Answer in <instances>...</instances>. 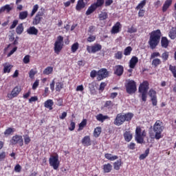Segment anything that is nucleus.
I'll list each match as a JSON object with an SVG mask.
<instances>
[{"label": "nucleus", "mask_w": 176, "mask_h": 176, "mask_svg": "<svg viewBox=\"0 0 176 176\" xmlns=\"http://www.w3.org/2000/svg\"><path fill=\"white\" fill-rule=\"evenodd\" d=\"M171 3H173V0H166L162 7V12H166L167 9L171 6Z\"/></svg>", "instance_id": "obj_20"}, {"label": "nucleus", "mask_w": 176, "mask_h": 176, "mask_svg": "<svg viewBox=\"0 0 176 176\" xmlns=\"http://www.w3.org/2000/svg\"><path fill=\"white\" fill-rule=\"evenodd\" d=\"M162 36V32L160 30H157L151 32L150 38L148 41V45H150L151 49H156V46L159 45L160 42V37Z\"/></svg>", "instance_id": "obj_1"}, {"label": "nucleus", "mask_w": 176, "mask_h": 176, "mask_svg": "<svg viewBox=\"0 0 176 176\" xmlns=\"http://www.w3.org/2000/svg\"><path fill=\"white\" fill-rule=\"evenodd\" d=\"M36 74V72L34 71V69H31L29 72V76L31 79H32V78H34V76H35Z\"/></svg>", "instance_id": "obj_57"}, {"label": "nucleus", "mask_w": 176, "mask_h": 176, "mask_svg": "<svg viewBox=\"0 0 176 176\" xmlns=\"http://www.w3.org/2000/svg\"><path fill=\"white\" fill-rule=\"evenodd\" d=\"M16 173H20L21 171V166L20 164H16L14 167Z\"/></svg>", "instance_id": "obj_61"}, {"label": "nucleus", "mask_w": 176, "mask_h": 176, "mask_svg": "<svg viewBox=\"0 0 176 176\" xmlns=\"http://www.w3.org/2000/svg\"><path fill=\"white\" fill-rule=\"evenodd\" d=\"M160 64H162V60L159 58H155L152 60V65L153 67H155V68L160 65Z\"/></svg>", "instance_id": "obj_33"}, {"label": "nucleus", "mask_w": 176, "mask_h": 176, "mask_svg": "<svg viewBox=\"0 0 176 176\" xmlns=\"http://www.w3.org/2000/svg\"><path fill=\"white\" fill-rule=\"evenodd\" d=\"M169 69L172 72L174 78H176V67H175V66H173V65H170Z\"/></svg>", "instance_id": "obj_44"}, {"label": "nucleus", "mask_w": 176, "mask_h": 176, "mask_svg": "<svg viewBox=\"0 0 176 176\" xmlns=\"http://www.w3.org/2000/svg\"><path fill=\"white\" fill-rule=\"evenodd\" d=\"M137 32V28H134V27H131L128 29V32L129 34H134V32Z\"/></svg>", "instance_id": "obj_55"}, {"label": "nucleus", "mask_w": 176, "mask_h": 176, "mask_svg": "<svg viewBox=\"0 0 176 176\" xmlns=\"http://www.w3.org/2000/svg\"><path fill=\"white\" fill-rule=\"evenodd\" d=\"M28 17V11H23L19 13V19L25 20Z\"/></svg>", "instance_id": "obj_27"}, {"label": "nucleus", "mask_w": 176, "mask_h": 176, "mask_svg": "<svg viewBox=\"0 0 176 176\" xmlns=\"http://www.w3.org/2000/svg\"><path fill=\"white\" fill-rule=\"evenodd\" d=\"M145 5H146V0H143L142 1L140 4L136 7V9H142V8H144V6H145Z\"/></svg>", "instance_id": "obj_47"}, {"label": "nucleus", "mask_w": 176, "mask_h": 176, "mask_svg": "<svg viewBox=\"0 0 176 176\" xmlns=\"http://www.w3.org/2000/svg\"><path fill=\"white\" fill-rule=\"evenodd\" d=\"M13 131H14L13 129H12V128H8V129H7L5 131L4 135H10V133H13Z\"/></svg>", "instance_id": "obj_51"}, {"label": "nucleus", "mask_w": 176, "mask_h": 176, "mask_svg": "<svg viewBox=\"0 0 176 176\" xmlns=\"http://www.w3.org/2000/svg\"><path fill=\"white\" fill-rule=\"evenodd\" d=\"M96 9L97 8L96 6L94 3L91 4V6L88 8V10L86 12L87 16L91 14V13H93Z\"/></svg>", "instance_id": "obj_25"}, {"label": "nucleus", "mask_w": 176, "mask_h": 176, "mask_svg": "<svg viewBox=\"0 0 176 176\" xmlns=\"http://www.w3.org/2000/svg\"><path fill=\"white\" fill-rule=\"evenodd\" d=\"M151 102L154 107L157 105V98L155 96V98H151Z\"/></svg>", "instance_id": "obj_59"}, {"label": "nucleus", "mask_w": 176, "mask_h": 176, "mask_svg": "<svg viewBox=\"0 0 176 176\" xmlns=\"http://www.w3.org/2000/svg\"><path fill=\"white\" fill-rule=\"evenodd\" d=\"M24 141H25V144L26 145H28V144H30V142H31V139L30 138V136L25 135L24 136Z\"/></svg>", "instance_id": "obj_54"}, {"label": "nucleus", "mask_w": 176, "mask_h": 176, "mask_svg": "<svg viewBox=\"0 0 176 176\" xmlns=\"http://www.w3.org/2000/svg\"><path fill=\"white\" fill-rule=\"evenodd\" d=\"M120 28V23L117 22L114 26H113L111 29V34H118L119 32V30Z\"/></svg>", "instance_id": "obj_22"}, {"label": "nucleus", "mask_w": 176, "mask_h": 176, "mask_svg": "<svg viewBox=\"0 0 176 176\" xmlns=\"http://www.w3.org/2000/svg\"><path fill=\"white\" fill-rule=\"evenodd\" d=\"M38 9H39V6H38V4L34 5L30 14L31 17L35 14L36 12H38Z\"/></svg>", "instance_id": "obj_46"}, {"label": "nucleus", "mask_w": 176, "mask_h": 176, "mask_svg": "<svg viewBox=\"0 0 176 176\" xmlns=\"http://www.w3.org/2000/svg\"><path fill=\"white\" fill-rule=\"evenodd\" d=\"M43 11H39L36 15L34 16L32 24L33 25H38V24L41 23V21L43 20Z\"/></svg>", "instance_id": "obj_8"}, {"label": "nucleus", "mask_w": 176, "mask_h": 176, "mask_svg": "<svg viewBox=\"0 0 176 176\" xmlns=\"http://www.w3.org/2000/svg\"><path fill=\"white\" fill-rule=\"evenodd\" d=\"M54 104V102H53V100L50 99L45 102L44 107L45 108H48L50 111H52V109H53L52 107Z\"/></svg>", "instance_id": "obj_21"}, {"label": "nucleus", "mask_w": 176, "mask_h": 176, "mask_svg": "<svg viewBox=\"0 0 176 176\" xmlns=\"http://www.w3.org/2000/svg\"><path fill=\"white\" fill-rule=\"evenodd\" d=\"M63 46H64V38L61 36H58L54 43V52L56 54H58L61 52Z\"/></svg>", "instance_id": "obj_5"}, {"label": "nucleus", "mask_w": 176, "mask_h": 176, "mask_svg": "<svg viewBox=\"0 0 176 176\" xmlns=\"http://www.w3.org/2000/svg\"><path fill=\"white\" fill-rule=\"evenodd\" d=\"M148 95L151 98H154L155 97H156V91L153 89H150V91H148Z\"/></svg>", "instance_id": "obj_50"}, {"label": "nucleus", "mask_w": 176, "mask_h": 176, "mask_svg": "<svg viewBox=\"0 0 176 176\" xmlns=\"http://www.w3.org/2000/svg\"><path fill=\"white\" fill-rule=\"evenodd\" d=\"M115 72L114 74L118 76H122L123 75L124 68L122 65H117L115 67Z\"/></svg>", "instance_id": "obj_14"}, {"label": "nucleus", "mask_w": 176, "mask_h": 176, "mask_svg": "<svg viewBox=\"0 0 176 176\" xmlns=\"http://www.w3.org/2000/svg\"><path fill=\"white\" fill-rule=\"evenodd\" d=\"M133 50V48L129 46L124 50V56H130L131 54V52Z\"/></svg>", "instance_id": "obj_40"}, {"label": "nucleus", "mask_w": 176, "mask_h": 176, "mask_svg": "<svg viewBox=\"0 0 176 176\" xmlns=\"http://www.w3.org/2000/svg\"><path fill=\"white\" fill-rule=\"evenodd\" d=\"M169 56H170V54H169V53H168V52H164L162 54V60H163V61H164V63L165 62V61H167V60H168V57H169Z\"/></svg>", "instance_id": "obj_39"}, {"label": "nucleus", "mask_w": 176, "mask_h": 176, "mask_svg": "<svg viewBox=\"0 0 176 176\" xmlns=\"http://www.w3.org/2000/svg\"><path fill=\"white\" fill-rule=\"evenodd\" d=\"M86 6V4L85 3V1L83 0H78L77 5L76 6V10H82Z\"/></svg>", "instance_id": "obj_19"}, {"label": "nucleus", "mask_w": 176, "mask_h": 176, "mask_svg": "<svg viewBox=\"0 0 176 176\" xmlns=\"http://www.w3.org/2000/svg\"><path fill=\"white\" fill-rule=\"evenodd\" d=\"M50 165L53 167L54 170H57L60 166V161H58V156H52L49 159Z\"/></svg>", "instance_id": "obj_7"}, {"label": "nucleus", "mask_w": 176, "mask_h": 176, "mask_svg": "<svg viewBox=\"0 0 176 176\" xmlns=\"http://www.w3.org/2000/svg\"><path fill=\"white\" fill-rule=\"evenodd\" d=\"M109 75L107 69H101L97 72V79L98 80H102V79L108 78Z\"/></svg>", "instance_id": "obj_9"}, {"label": "nucleus", "mask_w": 176, "mask_h": 176, "mask_svg": "<svg viewBox=\"0 0 176 176\" xmlns=\"http://www.w3.org/2000/svg\"><path fill=\"white\" fill-rule=\"evenodd\" d=\"M96 118L98 122H100V123H104L105 120H109V116H104L102 113H99L96 116Z\"/></svg>", "instance_id": "obj_13"}, {"label": "nucleus", "mask_w": 176, "mask_h": 176, "mask_svg": "<svg viewBox=\"0 0 176 176\" xmlns=\"http://www.w3.org/2000/svg\"><path fill=\"white\" fill-rule=\"evenodd\" d=\"M138 63V58L137 56H133L129 61V67L130 68L134 69L135 68V65Z\"/></svg>", "instance_id": "obj_15"}, {"label": "nucleus", "mask_w": 176, "mask_h": 176, "mask_svg": "<svg viewBox=\"0 0 176 176\" xmlns=\"http://www.w3.org/2000/svg\"><path fill=\"white\" fill-rule=\"evenodd\" d=\"M64 84L63 82H56V91H61V89H63Z\"/></svg>", "instance_id": "obj_41"}, {"label": "nucleus", "mask_w": 176, "mask_h": 176, "mask_svg": "<svg viewBox=\"0 0 176 176\" xmlns=\"http://www.w3.org/2000/svg\"><path fill=\"white\" fill-rule=\"evenodd\" d=\"M114 166V169L115 170H120V166H122V160H118L117 162H116L113 164Z\"/></svg>", "instance_id": "obj_37"}, {"label": "nucleus", "mask_w": 176, "mask_h": 176, "mask_svg": "<svg viewBox=\"0 0 176 176\" xmlns=\"http://www.w3.org/2000/svg\"><path fill=\"white\" fill-rule=\"evenodd\" d=\"M10 69H12V67L10 65L5 66L3 69L4 74H6V72L9 74V72H10Z\"/></svg>", "instance_id": "obj_53"}, {"label": "nucleus", "mask_w": 176, "mask_h": 176, "mask_svg": "<svg viewBox=\"0 0 176 176\" xmlns=\"http://www.w3.org/2000/svg\"><path fill=\"white\" fill-rule=\"evenodd\" d=\"M162 47H167L168 46V40L166 37H162L161 41Z\"/></svg>", "instance_id": "obj_35"}, {"label": "nucleus", "mask_w": 176, "mask_h": 176, "mask_svg": "<svg viewBox=\"0 0 176 176\" xmlns=\"http://www.w3.org/2000/svg\"><path fill=\"white\" fill-rule=\"evenodd\" d=\"M105 3V0H97L96 3H94L96 8H101Z\"/></svg>", "instance_id": "obj_32"}, {"label": "nucleus", "mask_w": 176, "mask_h": 176, "mask_svg": "<svg viewBox=\"0 0 176 176\" xmlns=\"http://www.w3.org/2000/svg\"><path fill=\"white\" fill-rule=\"evenodd\" d=\"M146 137V131H142L140 126H138L135 130V140L138 144H144V138Z\"/></svg>", "instance_id": "obj_4"}, {"label": "nucleus", "mask_w": 176, "mask_h": 176, "mask_svg": "<svg viewBox=\"0 0 176 176\" xmlns=\"http://www.w3.org/2000/svg\"><path fill=\"white\" fill-rule=\"evenodd\" d=\"M170 39H175L176 38V28H173L169 33Z\"/></svg>", "instance_id": "obj_31"}, {"label": "nucleus", "mask_w": 176, "mask_h": 176, "mask_svg": "<svg viewBox=\"0 0 176 176\" xmlns=\"http://www.w3.org/2000/svg\"><path fill=\"white\" fill-rule=\"evenodd\" d=\"M23 31H24V27L23 26V23H20L16 28V32L19 35L23 34Z\"/></svg>", "instance_id": "obj_29"}, {"label": "nucleus", "mask_w": 176, "mask_h": 176, "mask_svg": "<svg viewBox=\"0 0 176 176\" xmlns=\"http://www.w3.org/2000/svg\"><path fill=\"white\" fill-rule=\"evenodd\" d=\"M103 170L104 173H110L112 170V165L111 164H104L103 166Z\"/></svg>", "instance_id": "obj_34"}, {"label": "nucleus", "mask_w": 176, "mask_h": 176, "mask_svg": "<svg viewBox=\"0 0 176 176\" xmlns=\"http://www.w3.org/2000/svg\"><path fill=\"white\" fill-rule=\"evenodd\" d=\"M148 155H149V149H146L144 154L140 155V160H144V159H145Z\"/></svg>", "instance_id": "obj_45"}, {"label": "nucleus", "mask_w": 176, "mask_h": 176, "mask_svg": "<svg viewBox=\"0 0 176 176\" xmlns=\"http://www.w3.org/2000/svg\"><path fill=\"white\" fill-rule=\"evenodd\" d=\"M100 134H101V127L98 126L95 129L94 135L97 138L98 137H100Z\"/></svg>", "instance_id": "obj_38"}, {"label": "nucleus", "mask_w": 176, "mask_h": 176, "mask_svg": "<svg viewBox=\"0 0 176 176\" xmlns=\"http://www.w3.org/2000/svg\"><path fill=\"white\" fill-rule=\"evenodd\" d=\"M27 32L29 35H38V31L35 27L32 26L27 30Z\"/></svg>", "instance_id": "obj_17"}, {"label": "nucleus", "mask_w": 176, "mask_h": 176, "mask_svg": "<svg viewBox=\"0 0 176 176\" xmlns=\"http://www.w3.org/2000/svg\"><path fill=\"white\" fill-rule=\"evenodd\" d=\"M82 145H85V146H89V145H91L90 136H85L82 140Z\"/></svg>", "instance_id": "obj_18"}, {"label": "nucleus", "mask_w": 176, "mask_h": 176, "mask_svg": "<svg viewBox=\"0 0 176 176\" xmlns=\"http://www.w3.org/2000/svg\"><path fill=\"white\" fill-rule=\"evenodd\" d=\"M52 72H53V67H47L44 69V71L43 72V74H44V75H50V74H52Z\"/></svg>", "instance_id": "obj_36"}, {"label": "nucleus", "mask_w": 176, "mask_h": 176, "mask_svg": "<svg viewBox=\"0 0 176 176\" xmlns=\"http://www.w3.org/2000/svg\"><path fill=\"white\" fill-rule=\"evenodd\" d=\"M19 24V21L18 20H14L12 22V24L10 27V30H13V28H16V26Z\"/></svg>", "instance_id": "obj_52"}, {"label": "nucleus", "mask_w": 176, "mask_h": 176, "mask_svg": "<svg viewBox=\"0 0 176 176\" xmlns=\"http://www.w3.org/2000/svg\"><path fill=\"white\" fill-rule=\"evenodd\" d=\"M164 130V126H163V122L157 120L153 125V131L155 135L150 134L151 138H155V140H160L163 137L162 133Z\"/></svg>", "instance_id": "obj_2"}, {"label": "nucleus", "mask_w": 176, "mask_h": 176, "mask_svg": "<svg viewBox=\"0 0 176 176\" xmlns=\"http://www.w3.org/2000/svg\"><path fill=\"white\" fill-rule=\"evenodd\" d=\"M78 49H79V43H75L74 44H73L72 45V53H75V52H76V50H78Z\"/></svg>", "instance_id": "obj_42"}, {"label": "nucleus", "mask_w": 176, "mask_h": 176, "mask_svg": "<svg viewBox=\"0 0 176 176\" xmlns=\"http://www.w3.org/2000/svg\"><path fill=\"white\" fill-rule=\"evenodd\" d=\"M126 89L128 94H133L137 91V85L134 80H129L126 85Z\"/></svg>", "instance_id": "obj_6"}, {"label": "nucleus", "mask_w": 176, "mask_h": 176, "mask_svg": "<svg viewBox=\"0 0 176 176\" xmlns=\"http://www.w3.org/2000/svg\"><path fill=\"white\" fill-rule=\"evenodd\" d=\"M125 122H130L131 119H133V117L134 116V114L132 113H127L124 114Z\"/></svg>", "instance_id": "obj_30"}, {"label": "nucleus", "mask_w": 176, "mask_h": 176, "mask_svg": "<svg viewBox=\"0 0 176 176\" xmlns=\"http://www.w3.org/2000/svg\"><path fill=\"white\" fill-rule=\"evenodd\" d=\"M20 91H21V88L19 87H15L11 94H8L7 97L12 100V98H14V97H17L19 94H20Z\"/></svg>", "instance_id": "obj_11"}, {"label": "nucleus", "mask_w": 176, "mask_h": 176, "mask_svg": "<svg viewBox=\"0 0 176 176\" xmlns=\"http://www.w3.org/2000/svg\"><path fill=\"white\" fill-rule=\"evenodd\" d=\"M148 90H149V82L144 81L140 84L139 87V92L142 94V101H146V96L148 94Z\"/></svg>", "instance_id": "obj_3"}, {"label": "nucleus", "mask_w": 176, "mask_h": 176, "mask_svg": "<svg viewBox=\"0 0 176 176\" xmlns=\"http://www.w3.org/2000/svg\"><path fill=\"white\" fill-rule=\"evenodd\" d=\"M86 124H87V120L83 119L82 121L79 124V128L78 129V131L83 130L85 127H86Z\"/></svg>", "instance_id": "obj_28"}, {"label": "nucleus", "mask_w": 176, "mask_h": 176, "mask_svg": "<svg viewBox=\"0 0 176 176\" xmlns=\"http://www.w3.org/2000/svg\"><path fill=\"white\" fill-rule=\"evenodd\" d=\"M23 61L24 64H28L30 63V55H26L23 59Z\"/></svg>", "instance_id": "obj_56"}, {"label": "nucleus", "mask_w": 176, "mask_h": 176, "mask_svg": "<svg viewBox=\"0 0 176 176\" xmlns=\"http://www.w3.org/2000/svg\"><path fill=\"white\" fill-rule=\"evenodd\" d=\"M69 130H70V131H74V130H75V122H72L70 124V127L69 128Z\"/></svg>", "instance_id": "obj_62"}, {"label": "nucleus", "mask_w": 176, "mask_h": 176, "mask_svg": "<svg viewBox=\"0 0 176 176\" xmlns=\"http://www.w3.org/2000/svg\"><path fill=\"white\" fill-rule=\"evenodd\" d=\"M124 138L125 141H126V142H130V141H131L133 138V135L131 134V133H130V131H126L124 133Z\"/></svg>", "instance_id": "obj_23"}, {"label": "nucleus", "mask_w": 176, "mask_h": 176, "mask_svg": "<svg viewBox=\"0 0 176 176\" xmlns=\"http://www.w3.org/2000/svg\"><path fill=\"white\" fill-rule=\"evenodd\" d=\"M113 3V0H105L104 1V6H111Z\"/></svg>", "instance_id": "obj_58"}, {"label": "nucleus", "mask_w": 176, "mask_h": 176, "mask_svg": "<svg viewBox=\"0 0 176 176\" xmlns=\"http://www.w3.org/2000/svg\"><path fill=\"white\" fill-rule=\"evenodd\" d=\"M13 10V7L10 6V5L7 4L0 8V14L1 13H3V12H6L7 13H9L10 10Z\"/></svg>", "instance_id": "obj_16"}, {"label": "nucleus", "mask_w": 176, "mask_h": 176, "mask_svg": "<svg viewBox=\"0 0 176 176\" xmlns=\"http://www.w3.org/2000/svg\"><path fill=\"white\" fill-rule=\"evenodd\" d=\"M17 50V47H14L10 52V53H8V57H10V56H12V54H13L14 53V52H16Z\"/></svg>", "instance_id": "obj_64"}, {"label": "nucleus", "mask_w": 176, "mask_h": 176, "mask_svg": "<svg viewBox=\"0 0 176 176\" xmlns=\"http://www.w3.org/2000/svg\"><path fill=\"white\" fill-rule=\"evenodd\" d=\"M96 41V36H90L87 38L88 42H94Z\"/></svg>", "instance_id": "obj_63"}, {"label": "nucleus", "mask_w": 176, "mask_h": 176, "mask_svg": "<svg viewBox=\"0 0 176 176\" xmlns=\"http://www.w3.org/2000/svg\"><path fill=\"white\" fill-rule=\"evenodd\" d=\"M104 157H106V159H108V160L111 161L116 160L117 159H118V155H112V154L109 153L105 154Z\"/></svg>", "instance_id": "obj_26"}, {"label": "nucleus", "mask_w": 176, "mask_h": 176, "mask_svg": "<svg viewBox=\"0 0 176 176\" xmlns=\"http://www.w3.org/2000/svg\"><path fill=\"white\" fill-rule=\"evenodd\" d=\"M112 107H113V102L111 100L107 101L104 104V108H112Z\"/></svg>", "instance_id": "obj_49"}, {"label": "nucleus", "mask_w": 176, "mask_h": 176, "mask_svg": "<svg viewBox=\"0 0 176 176\" xmlns=\"http://www.w3.org/2000/svg\"><path fill=\"white\" fill-rule=\"evenodd\" d=\"M102 47L101 45L96 44L91 47V53H97V52H100V50H101Z\"/></svg>", "instance_id": "obj_24"}, {"label": "nucleus", "mask_w": 176, "mask_h": 176, "mask_svg": "<svg viewBox=\"0 0 176 176\" xmlns=\"http://www.w3.org/2000/svg\"><path fill=\"white\" fill-rule=\"evenodd\" d=\"M125 122L126 120L124 119V116L122 113H119L117 115L114 120V124L116 126H122V124H123Z\"/></svg>", "instance_id": "obj_10"}, {"label": "nucleus", "mask_w": 176, "mask_h": 176, "mask_svg": "<svg viewBox=\"0 0 176 176\" xmlns=\"http://www.w3.org/2000/svg\"><path fill=\"white\" fill-rule=\"evenodd\" d=\"M11 142L13 145H16V144H19L20 146H23V137L19 135H15L12 138Z\"/></svg>", "instance_id": "obj_12"}, {"label": "nucleus", "mask_w": 176, "mask_h": 176, "mask_svg": "<svg viewBox=\"0 0 176 176\" xmlns=\"http://www.w3.org/2000/svg\"><path fill=\"white\" fill-rule=\"evenodd\" d=\"M107 17H108V14H107V12H103L99 15V19L100 21L107 20Z\"/></svg>", "instance_id": "obj_48"}, {"label": "nucleus", "mask_w": 176, "mask_h": 176, "mask_svg": "<svg viewBox=\"0 0 176 176\" xmlns=\"http://www.w3.org/2000/svg\"><path fill=\"white\" fill-rule=\"evenodd\" d=\"M123 57V53L120 51H118L117 53L115 54V58L117 60H122Z\"/></svg>", "instance_id": "obj_43"}, {"label": "nucleus", "mask_w": 176, "mask_h": 176, "mask_svg": "<svg viewBox=\"0 0 176 176\" xmlns=\"http://www.w3.org/2000/svg\"><path fill=\"white\" fill-rule=\"evenodd\" d=\"M155 57H160V53L159 52H153L151 55V58H155Z\"/></svg>", "instance_id": "obj_60"}]
</instances>
